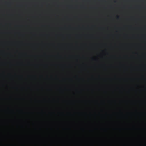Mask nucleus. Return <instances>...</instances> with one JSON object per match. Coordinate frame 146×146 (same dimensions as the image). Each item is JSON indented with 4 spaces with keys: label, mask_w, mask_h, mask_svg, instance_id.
<instances>
[{
    "label": "nucleus",
    "mask_w": 146,
    "mask_h": 146,
    "mask_svg": "<svg viewBox=\"0 0 146 146\" xmlns=\"http://www.w3.org/2000/svg\"><path fill=\"white\" fill-rule=\"evenodd\" d=\"M119 18V16H117V19H118Z\"/></svg>",
    "instance_id": "f257e3e1"
}]
</instances>
